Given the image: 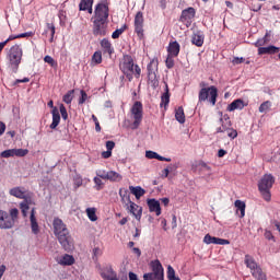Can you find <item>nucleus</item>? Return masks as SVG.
Returning <instances> with one entry per match:
<instances>
[{"label":"nucleus","instance_id":"64","mask_svg":"<svg viewBox=\"0 0 280 280\" xmlns=\"http://www.w3.org/2000/svg\"><path fill=\"white\" fill-rule=\"evenodd\" d=\"M129 280H139V277L137 276V273L130 271L129 272Z\"/></svg>","mask_w":280,"mask_h":280},{"label":"nucleus","instance_id":"20","mask_svg":"<svg viewBox=\"0 0 280 280\" xmlns=\"http://www.w3.org/2000/svg\"><path fill=\"white\" fill-rule=\"evenodd\" d=\"M167 54L168 56L178 58V55L180 54V44H178V42H171L167 47Z\"/></svg>","mask_w":280,"mask_h":280},{"label":"nucleus","instance_id":"29","mask_svg":"<svg viewBox=\"0 0 280 280\" xmlns=\"http://www.w3.org/2000/svg\"><path fill=\"white\" fill-rule=\"evenodd\" d=\"M60 266H73L75 264V258L69 254H65L59 260Z\"/></svg>","mask_w":280,"mask_h":280},{"label":"nucleus","instance_id":"34","mask_svg":"<svg viewBox=\"0 0 280 280\" xmlns=\"http://www.w3.org/2000/svg\"><path fill=\"white\" fill-rule=\"evenodd\" d=\"M85 213L91 222H97V208H86Z\"/></svg>","mask_w":280,"mask_h":280},{"label":"nucleus","instance_id":"24","mask_svg":"<svg viewBox=\"0 0 280 280\" xmlns=\"http://www.w3.org/2000/svg\"><path fill=\"white\" fill-rule=\"evenodd\" d=\"M10 196L19 198L20 200H25V188L14 187L9 190Z\"/></svg>","mask_w":280,"mask_h":280},{"label":"nucleus","instance_id":"38","mask_svg":"<svg viewBox=\"0 0 280 280\" xmlns=\"http://www.w3.org/2000/svg\"><path fill=\"white\" fill-rule=\"evenodd\" d=\"M127 30H128V25L126 24L122 25L120 28H117L116 31L113 32L112 38H114V40L119 38V36L124 34Z\"/></svg>","mask_w":280,"mask_h":280},{"label":"nucleus","instance_id":"33","mask_svg":"<svg viewBox=\"0 0 280 280\" xmlns=\"http://www.w3.org/2000/svg\"><path fill=\"white\" fill-rule=\"evenodd\" d=\"M175 119L179 124H185V109L183 106H179L177 109H175Z\"/></svg>","mask_w":280,"mask_h":280},{"label":"nucleus","instance_id":"63","mask_svg":"<svg viewBox=\"0 0 280 280\" xmlns=\"http://www.w3.org/2000/svg\"><path fill=\"white\" fill-rule=\"evenodd\" d=\"M233 65H242V62H244V57H235L233 60H232Z\"/></svg>","mask_w":280,"mask_h":280},{"label":"nucleus","instance_id":"17","mask_svg":"<svg viewBox=\"0 0 280 280\" xmlns=\"http://www.w3.org/2000/svg\"><path fill=\"white\" fill-rule=\"evenodd\" d=\"M147 205L151 213H155V215H161V202H159V200L148 199Z\"/></svg>","mask_w":280,"mask_h":280},{"label":"nucleus","instance_id":"49","mask_svg":"<svg viewBox=\"0 0 280 280\" xmlns=\"http://www.w3.org/2000/svg\"><path fill=\"white\" fill-rule=\"evenodd\" d=\"M174 56L167 55V58L165 60V65L168 69H174Z\"/></svg>","mask_w":280,"mask_h":280},{"label":"nucleus","instance_id":"57","mask_svg":"<svg viewBox=\"0 0 280 280\" xmlns=\"http://www.w3.org/2000/svg\"><path fill=\"white\" fill-rule=\"evenodd\" d=\"M170 170H172V165H168L166 168L162 171L163 178H167V176H170Z\"/></svg>","mask_w":280,"mask_h":280},{"label":"nucleus","instance_id":"54","mask_svg":"<svg viewBox=\"0 0 280 280\" xmlns=\"http://www.w3.org/2000/svg\"><path fill=\"white\" fill-rule=\"evenodd\" d=\"M173 277H176V271L174 270L173 266L167 267V279H173Z\"/></svg>","mask_w":280,"mask_h":280},{"label":"nucleus","instance_id":"35","mask_svg":"<svg viewBox=\"0 0 280 280\" xmlns=\"http://www.w3.org/2000/svg\"><path fill=\"white\" fill-rule=\"evenodd\" d=\"M272 108V102L270 101H265L260 104L258 107L259 113H268Z\"/></svg>","mask_w":280,"mask_h":280},{"label":"nucleus","instance_id":"28","mask_svg":"<svg viewBox=\"0 0 280 280\" xmlns=\"http://www.w3.org/2000/svg\"><path fill=\"white\" fill-rule=\"evenodd\" d=\"M101 47L102 49H104L105 54H108L109 56H113V44H110V40H108L107 38H103L101 40Z\"/></svg>","mask_w":280,"mask_h":280},{"label":"nucleus","instance_id":"44","mask_svg":"<svg viewBox=\"0 0 280 280\" xmlns=\"http://www.w3.org/2000/svg\"><path fill=\"white\" fill-rule=\"evenodd\" d=\"M92 61H94L95 65H102V51H95L92 56Z\"/></svg>","mask_w":280,"mask_h":280},{"label":"nucleus","instance_id":"23","mask_svg":"<svg viewBox=\"0 0 280 280\" xmlns=\"http://www.w3.org/2000/svg\"><path fill=\"white\" fill-rule=\"evenodd\" d=\"M246 105L244 104V101L242 98H237L235 101H233L229 106H228V110L230 113H233V110H242L244 109Z\"/></svg>","mask_w":280,"mask_h":280},{"label":"nucleus","instance_id":"55","mask_svg":"<svg viewBox=\"0 0 280 280\" xmlns=\"http://www.w3.org/2000/svg\"><path fill=\"white\" fill-rule=\"evenodd\" d=\"M89 95L86 94V92L84 90H81V97L79 98V104H84V102H86Z\"/></svg>","mask_w":280,"mask_h":280},{"label":"nucleus","instance_id":"22","mask_svg":"<svg viewBox=\"0 0 280 280\" xmlns=\"http://www.w3.org/2000/svg\"><path fill=\"white\" fill-rule=\"evenodd\" d=\"M79 10L93 14V0H81L79 3Z\"/></svg>","mask_w":280,"mask_h":280},{"label":"nucleus","instance_id":"53","mask_svg":"<svg viewBox=\"0 0 280 280\" xmlns=\"http://www.w3.org/2000/svg\"><path fill=\"white\" fill-rule=\"evenodd\" d=\"M96 176L98 178H102L103 180H106L108 177V172L98 170V171H96Z\"/></svg>","mask_w":280,"mask_h":280},{"label":"nucleus","instance_id":"46","mask_svg":"<svg viewBox=\"0 0 280 280\" xmlns=\"http://www.w3.org/2000/svg\"><path fill=\"white\" fill-rule=\"evenodd\" d=\"M59 110H60V114H61V117L65 121H67L69 119V114L67 113V107H65L63 104H61L59 106Z\"/></svg>","mask_w":280,"mask_h":280},{"label":"nucleus","instance_id":"60","mask_svg":"<svg viewBox=\"0 0 280 280\" xmlns=\"http://www.w3.org/2000/svg\"><path fill=\"white\" fill-rule=\"evenodd\" d=\"M113 156V151L107 150L102 152V158L103 159H110Z\"/></svg>","mask_w":280,"mask_h":280},{"label":"nucleus","instance_id":"14","mask_svg":"<svg viewBox=\"0 0 280 280\" xmlns=\"http://www.w3.org/2000/svg\"><path fill=\"white\" fill-rule=\"evenodd\" d=\"M143 12L139 11L135 16V32L139 38H143Z\"/></svg>","mask_w":280,"mask_h":280},{"label":"nucleus","instance_id":"7","mask_svg":"<svg viewBox=\"0 0 280 280\" xmlns=\"http://www.w3.org/2000/svg\"><path fill=\"white\" fill-rule=\"evenodd\" d=\"M244 264L246 268L250 270V275L255 280H268V276L264 272V269H261V266L257 264L253 256L248 254L245 255Z\"/></svg>","mask_w":280,"mask_h":280},{"label":"nucleus","instance_id":"30","mask_svg":"<svg viewBox=\"0 0 280 280\" xmlns=\"http://www.w3.org/2000/svg\"><path fill=\"white\" fill-rule=\"evenodd\" d=\"M131 194L136 196V199L139 200L141 197L145 196V189L141 188V186H130L129 187Z\"/></svg>","mask_w":280,"mask_h":280},{"label":"nucleus","instance_id":"10","mask_svg":"<svg viewBox=\"0 0 280 280\" xmlns=\"http://www.w3.org/2000/svg\"><path fill=\"white\" fill-rule=\"evenodd\" d=\"M151 270L152 272L144 273L143 280H164V270L163 265H161V260H152L151 261Z\"/></svg>","mask_w":280,"mask_h":280},{"label":"nucleus","instance_id":"32","mask_svg":"<svg viewBox=\"0 0 280 280\" xmlns=\"http://www.w3.org/2000/svg\"><path fill=\"white\" fill-rule=\"evenodd\" d=\"M234 206L236 207V213L240 211V218H244L246 215V203L242 200H236L234 202Z\"/></svg>","mask_w":280,"mask_h":280},{"label":"nucleus","instance_id":"1","mask_svg":"<svg viewBox=\"0 0 280 280\" xmlns=\"http://www.w3.org/2000/svg\"><path fill=\"white\" fill-rule=\"evenodd\" d=\"M54 235L57 237L60 246L67 253L73 250V237L71 236V232H69V228H67L65 221L60 218H55L52 221Z\"/></svg>","mask_w":280,"mask_h":280},{"label":"nucleus","instance_id":"48","mask_svg":"<svg viewBox=\"0 0 280 280\" xmlns=\"http://www.w3.org/2000/svg\"><path fill=\"white\" fill-rule=\"evenodd\" d=\"M0 156L2 159H10V156H14V149H9V150H5V151H2Z\"/></svg>","mask_w":280,"mask_h":280},{"label":"nucleus","instance_id":"5","mask_svg":"<svg viewBox=\"0 0 280 280\" xmlns=\"http://www.w3.org/2000/svg\"><path fill=\"white\" fill-rule=\"evenodd\" d=\"M16 222H19V209L12 208L9 212L2 210V214L0 215V229L2 231L14 229Z\"/></svg>","mask_w":280,"mask_h":280},{"label":"nucleus","instance_id":"8","mask_svg":"<svg viewBox=\"0 0 280 280\" xmlns=\"http://www.w3.org/2000/svg\"><path fill=\"white\" fill-rule=\"evenodd\" d=\"M130 119H132L131 129L137 130L143 121V103L136 101L130 108Z\"/></svg>","mask_w":280,"mask_h":280},{"label":"nucleus","instance_id":"41","mask_svg":"<svg viewBox=\"0 0 280 280\" xmlns=\"http://www.w3.org/2000/svg\"><path fill=\"white\" fill-rule=\"evenodd\" d=\"M20 209L22 211L23 218H25L27 215V211H30V203L23 200L22 202H20Z\"/></svg>","mask_w":280,"mask_h":280},{"label":"nucleus","instance_id":"9","mask_svg":"<svg viewBox=\"0 0 280 280\" xmlns=\"http://www.w3.org/2000/svg\"><path fill=\"white\" fill-rule=\"evenodd\" d=\"M148 71V82L152 89H158L159 86V58L154 57L147 66Z\"/></svg>","mask_w":280,"mask_h":280},{"label":"nucleus","instance_id":"19","mask_svg":"<svg viewBox=\"0 0 280 280\" xmlns=\"http://www.w3.org/2000/svg\"><path fill=\"white\" fill-rule=\"evenodd\" d=\"M31 229H32V233H34V235H38V233H40V229L38 228V221L36 220V209L33 208L31 211Z\"/></svg>","mask_w":280,"mask_h":280},{"label":"nucleus","instance_id":"26","mask_svg":"<svg viewBox=\"0 0 280 280\" xmlns=\"http://www.w3.org/2000/svg\"><path fill=\"white\" fill-rule=\"evenodd\" d=\"M170 105V86L167 85V83H165V92L162 94L161 96V103L160 106L161 108H167V106Z\"/></svg>","mask_w":280,"mask_h":280},{"label":"nucleus","instance_id":"36","mask_svg":"<svg viewBox=\"0 0 280 280\" xmlns=\"http://www.w3.org/2000/svg\"><path fill=\"white\" fill-rule=\"evenodd\" d=\"M50 32V39L49 43H54V36H56V25L54 23L46 24V33Z\"/></svg>","mask_w":280,"mask_h":280},{"label":"nucleus","instance_id":"6","mask_svg":"<svg viewBox=\"0 0 280 280\" xmlns=\"http://www.w3.org/2000/svg\"><path fill=\"white\" fill-rule=\"evenodd\" d=\"M272 185H275V177L271 174H265L258 182V190L266 202L272 200V195L270 194Z\"/></svg>","mask_w":280,"mask_h":280},{"label":"nucleus","instance_id":"31","mask_svg":"<svg viewBox=\"0 0 280 280\" xmlns=\"http://www.w3.org/2000/svg\"><path fill=\"white\" fill-rule=\"evenodd\" d=\"M124 176L121 174L115 172V171H109L107 172V179L110 180L112 183H120L122 180Z\"/></svg>","mask_w":280,"mask_h":280},{"label":"nucleus","instance_id":"13","mask_svg":"<svg viewBox=\"0 0 280 280\" xmlns=\"http://www.w3.org/2000/svg\"><path fill=\"white\" fill-rule=\"evenodd\" d=\"M194 19H196V9L194 7L184 9L179 16L180 23H188L191 25Z\"/></svg>","mask_w":280,"mask_h":280},{"label":"nucleus","instance_id":"51","mask_svg":"<svg viewBox=\"0 0 280 280\" xmlns=\"http://www.w3.org/2000/svg\"><path fill=\"white\" fill-rule=\"evenodd\" d=\"M217 237L211 236L210 234H206L203 237V243L205 244H215Z\"/></svg>","mask_w":280,"mask_h":280},{"label":"nucleus","instance_id":"62","mask_svg":"<svg viewBox=\"0 0 280 280\" xmlns=\"http://www.w3.org/2000/svg\"><path fill=\"white\" fill-rule=\"evenodd\" d=\"M114 148H115V142L114 141L109 140V141L106 142V149L107 150L113 152Z\"/></svg>","mask_w":280,"mask_h":280},{"label":"nucleus","instance_id":"37","mask_svg":"<svg viewBox=\"0 0 280 280\" xmlns=\"http://www.w3.org/2000/svg\"><path fill=\"white\" fill-rule=\"evenodd\" d=\"M103 279H107V280H119V278H117V272H115V270H113V268H109L107 270V275H102Z\"/></svg>","mask_w":280,"mask_h":280},{"label":"nucleus","instance_id":"52","mask_svg":"<svg viewBox=\"0 0 280 280\" xmlns=\"http://www.w3.org/2000/svg\"><path fill=\"white\" fill-rule=\"evenodd\" d=\"M94 183H95V189L96 191H100L104 185V182H102V177H94Z\"/></svg>","mask_w":280,"mask_h":280},{"label":"nucleus","instance_id":"15","mask_svg":"<svg viewBox=\"0 0 280 280\" xmlns=\"http://www.w3.org/2000/svg\"><path fill=\"white\" fill-rule=\"evenodd\" d=\"M220 124H221V127H218V128H217V135H220V133H222V132H226V130H229V128H231V126H233V124L231 122V118L229 117V115H224V116L222 117V114H221Z\"/></svg>","mask_w":280,"mask_h":280},{"label":"nucleus","instance_id":"3","mask_svg":"<svg viewBox=\"0 0 280 280\" xmlns=\"http://www.w3.org/2000/svg\"><path fill=\"white\" fill-rule=\"evenodd\" d=\"M5 51L9 68L13 73H19V67L21 66V61L23 60V48L21 47V45L15 44Z\"/></svg>","mask_w":280,"mask_h":280},{"label":"nucleus","instance_id":"61","mask_svg":"<svg viewBox=\"0 0 280 280\" xmlns=\"http://www.w3.org/2000/svg\"><path fill=\"white\" fill-rule=\"evenodd\" d=\"M119 196H120V198H126V197L130 196V194L128 192V190L120 188Z\"/></svg>","mask_w":280,"mask_h":280},{"label":"nucleus","instance_id":"27","mask_svg":"<svg viewBox=\"0 0 280 280\" xmlns=\"http://www.w3.org/2000/svg\"><path fill=\"white\" fill-rule=\"evenodd\" d=\"M145 156H147V159H156L158 161H165L166 163L172 162V159L159 155V153H156L154 151H147Z\"/></svg>","mask_w":280,"mask_h":280},{"label":"nucleus","instance_id":"58","mask_svg":"<svg viewBox=\"0 0 280 280\" xmlns=\"http://www.w3.org/2000/svg\"><path fill=\"white\" fill-rule=\"evenodd\" d=\"M30 36H34V33L27 32L16 35V38H30Z\"/></svg>","mask_w":280,"mask_h":280},{"label":"nucleus","instance_id":"12","mask_svg":"<svg viewBox=\"0 0 280 280\" xmlns=\"http://www.w3.org/2000/svg\"><path fill=\"white\" fill-rule=\"evenodd\" d=\"M92 34L93 36H107L108 35V22L92 21Z\"/></svg>","mask_w":280,"mask_h":280},{"label":"nucleus","instance_id":"47","mask_svg":"<svg viewBox=\"0 0 280 280\" xmlns=\"http://www.w3.org/2000/svg\"><path fill=\"white\" fill-rule=\"evenodd\" d=\"M58 18L60 20V25H66L67 23V11H59Z\"/></svg>","mask_w":280,"mask_h":280},{"label":"nucleus","instance_id":"45","mask_svg":"<svg viewBox=\"0 0 280 280\" xmlns=\"http://www.w3.org/2000/svg\"><path fill=\"white\" fill-rule=\"evenodd\" d=\"M44 62H47V65H50V67H58V62L49 55L44 57Z\"/></svg>","mask_w":280,"mask_h":280},{"label":"nucleus","instance_id":"4","mask_svg":"<svg viewBox=\"0 0 280 280\" xmlns=\"http://www.w3.org/2000/svg\"><path fill=\"white\" fill-rule=\"evenodd\" d=\"M199 86H200V91L198 94L199 102H209L211 106H215L218 102V88H215V85L209 86V84L205 81H201L199 83Z\"/></svg>","mask_w":280,"mask_h":280},{"label":"nucleus","instance_id":"16","mask_svg":"<svg viewBox=\"0 0 280 280\" xmlns=\"http://www.w3.org/2000/svg\"><path fill=\"white\" fill-rule=\"evenodd\" d=\"M127 211L131 212L135 215L136 220H141V215L143 214V209L139 207V205L135 202H130L129 206L126 207Z\"/></svg>","mask_w":280,"mask_h":280},{"label":"nucleus","instance_id":"11","mask_svg":"<svg viewBox=\"0 0 280 280\" xmlns=\"http://www.w3.org/2000/svg\"><path fill=\"white\" fill-rule=\"evenodd\" d=\"M108 16H110V9L106 3H97L94 9V15L92 21L108 23Z\"/></svg>","mask_w":280,"mask_h":280},{"label":"nucleus","instance_id":"21","mask_svg":"<svg viewBox=\"0 0 280 280\" xmlns=\"http://www.w3.org/2000/svg\"><path fill=\"white\" fill-rule=\"evenodd\" d=\"M191 43L196 45V47H202V45H205V34H202L201 31H197L191 36Z\"/></svg>","mask_w":280,"mask_h":280},{"label":"nucleus","instance_id":"39","mask_svg":"<svg viewBox=\"0 0 280 280\" xmlns=\"http://www.w3.org/2000/svg\"><path fill=\"white\" fill-rule=\"evenodd\" d=\"M268 36L269 34L266 33L262 38H259L255 44L254 47H257L258 49L264 47V45H268Z\"/></svg>","mask_w":280,"mask_h":280},{"label":"nucleus","instance_id":"25","mask_svg":"<svg viewBox=\"0 0 280 280\" xmlns=\"http://www.w3.org/2000/svg\"><path fill=\"white\" fill-rule=\"evenodd\" d=\"M52 122L50 124V129L56 130L58 128V125L60 124V112L58 110V107L52 108Z\"/></svg>","mask_w":280,"mask_h":280},{"label":"nucleus","instance_id":"56","mask_svg":"<svg viewBox=\"0 0 280 280\" xmlns=\"http://www.w3.org/2000/svg\"><path fill=\"white\" fill-rule=\"evenodd\" d=\"M121 202L122 205H125V207L127 208L128 206H130V203L132 202V200H130V195L127 197H122L121 198Z\"/></svg>","mask_w":280,"mask_h":280},{"label":"nucleus","instance_id":"42","mask_svg":"<svg viewBox=\"0 0 280 280\" xmlns=\"http://www.w3.org/2000/svg\"><path fill=\"white\" fill-rule=\"evenodd\" d=\"M14 156H27L30 154V150L27 149H13Z\"/></svg>","mask_w":280,"mask_h":280},{"label":"nucleus","instance_id":"59","mask_svg":"<svg viewBox=\"0 0 280 280\" xmlns=\"http://www.w3.org/2000/svg\"><path fill=\"white\" fill-rule=\"evenodd\" d=\"M265 237H266V240L275 242V235H272V232H270L268 230L265 231Z\"/></svg>","mask_w":280,"mask_h":280},{"label":"nucleus","instance_id":"40","mask_svg":"<svg viewBox=\"0 0 280 280\" xmlns=\"http://www.w3.org/2000/svg\"><path fill=\"white\" fill-rule=\"evenodd\" d=\"M73 93H75L74 90H70L68 91L62 98V102H65V104H71V102H73Z\"/></svg>","mask_w":280,"mask_h":280},{"label":"nucleus","instance_id":"18","mask_svg":"<svg viewBox=\"0 0 280 280\" xmlns=\"http://www.w3.org/2000/svg\"><path fill=\"white\" fill-rule=\"evenodd\" d=\"M279 51L280 48L272 45L267 47H260L258 48V56H266V54L269 56H273V54H279Z\"/></svg>","mask_w":280,"mask_h":280},{"label":"nucleus","instance_id":"50","mask_svg":"<svg viewBox=\"0 0 280 280\" xmlns=\"http://www.w3.org/2000/svg\"><path fill=\"white\" fill-rule=\"evenodd\" d=\"M214 244H217L219 246H229V244H231V241L230 240H225V238L217 237Z\"/></svg>","mask_w":280,"mask_h":280},{"label":"nucleus","instance_id":"43","mask_svg":"<svg viewBox=\"0 0 280 280\" xmlns=\"http://www.w3.org/2000/svg\"><path fill=\"white\" fill-rule=\"evenodd\" d=\"M228 137L230 139H237V130H235L232 126L229 127L226 130H225Z\"/></svg>","mask_w":280,"mask_h":280},{"label":"nucleus","instance_id":"2","mask_svg":"<svg viewBox=\"0 0 280 280\" xmlns=\"http://www.w3.org/2000/svg\"><path fill=\"white\" fill-rule=\"evenodd\" d=\"M120 71L126 75L129 82L136 77L137 80L141 78V67L135 65V59L130 55H126L119 65Z\"/></svg>","mask_w":280,"mask_h":280}]
</instances>
